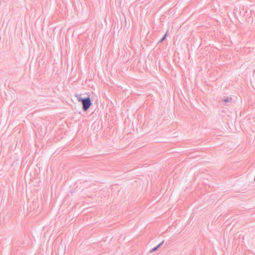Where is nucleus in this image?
Instances as JSON below:
<instances>
[{
  "mask_svg": "<svg viewBox=\"0 0 255 255\" xmlns=\"http://www.w3.org/2000/svg\"><path fill=\"white\" fill-rule=\"evenodd\" d=\"M78 98L79 101L82 102L83 105V109L84 111H86L91 105V101L89 98L81 99L80 97Z\"/></svg>",
  "mask_w": 255,
  "mask_h": 255,
  "instance_id": "obj_1",
  "label": "nucleus"
},
{
  "mask_svg": "<svg viewBox=\"0 0 255 255\" xmlns=\"http://www.w3.org/2000/svg\"><path fill=\"white\" fill-rule=\"evenodd\" d=\"M166 36H167V33H165L164 37L161 39V41H162L164 39H165Z\"/></svg>",
  "mask_w": 255,
  "mask_h": 255,
  "instance_id": "obj_2",
  "label": "nucleus"
},
{
  "mask_svg": "<svg viewBox=\"0 0 255 255\" xmlns=\"http://www.w3.org/2000/svg\"><path fill=\"white\" fill-rule=\"evenodd\" d=\"M160 246V245H159L158 247H157L156 248H154V249H153V251L156 250V249H157L158 247H159Z\"/></svg>",
  "mask_w": 255,
  "mask_h": 255,
  "instance_id": "obj_3",
  "label": "nucleus"
}]
</instances>
